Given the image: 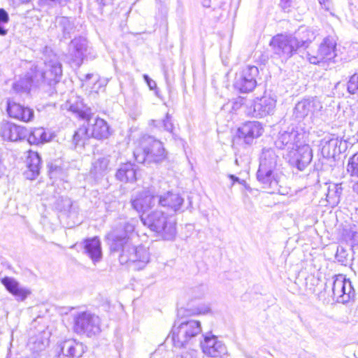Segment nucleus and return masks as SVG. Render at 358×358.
Instances as JSON below:
<instances>
[{"mask_svg": "<svg viewBox=\"0 0 358 358\" xmlns=\"http://www.w3.org/2000/svg\"><path fill=\"white\" fill-rule=\"evenodd\" d=\"M264 129L257 121H250L243 124L238 129V136L247 145H252L254 140L262 135Z\"/></svg>", "mask_w": 358, "mask_h": 358, "instance_id": "nucleus-19", "label": "nucleus"}, {"mask_svg": "<svg viewBox=\"0 0 358 358\" xmlns=\"http://www.w3.org/2000/svg\"><path fill=\"white\" fill-rule=\"evenodd\" d=\"M7 112L10 117L24 121H31L34 117V110L16 103H8Z\"/></svg>", "mask_w": 358, "mask_h": 358, "instance_id": "nucleus-26", "label": "nucleus"}, {"mask_svg": "<svg viewBox=\"0 0 358 358\" xmlns=\"http://www.w3.org/2000/svg\"><path fill=\"white\" fill-rule=\"evenodd\" d=\"M48 166L50 178H57L62 172V169L55 164H51Z\"/></svg>", "mask_w": 358, "mask_h": 358, "instance_id": "nucleus-45", "label": "nucleus"}, {"mask_svg": "<svg viewBox=\"0 0 358 358\" xmlns=\"http://www.w3.org/2000/svg\"><path fill=\"white\" fill-rule=\"evenodd\" d=\"M354 189L358 192V183L356 184V185H355Z\"/></svg>", "mask_w": 358, "mask_h": 358, "instance_id": "nucleus-57", "label": "nucleus"}, {"mask_svg": "<svg viewBox=\"0 0 358 358\" xmlns=\"http://www.w3.org/2000/svg\"><path fill=\"white\" fill-rule=\"evenodd\" d=\"M62 74V69H29L24 78L13 84V89L16 92H28L31 86H37L42 82L48 85L58 82Z\"/></svg>", "mask_w": 358, "mask_h": 358, "instance_id": "nucleus-4", "label": "nucleus"}, {"mask_svg": "<svg viewBox=\"0 0 358 358\" xmlns=\"http://www.w3.org/2000/svg\"><path fill=\"white\" fill-rule=\"evenodd\" d=\"M1 136L4 140L17 141L28 136V129L13 124H6L1 127Z\"/></svg>", "mask_w": 358, "mask_h": 358, "instance_id": "nucleus-25", "label": "nucleus"}, {"mask_svg": "<svg viewBox=\"0 0 358 358\" xmlns=\"http://www.w3.org/2000/svg\"><path fill=\"white\" fill-rule=\"evenodd\" d=\"M1 283L6 289L12 294L17 300L24 301L28 295L31 294L29 289L20 285V284L13 278L4 277L1 279Z\"/></svg>", "mask_w": 358, "mask_h": 358, "instance_id": "nucleus-22", "label": "nucleus"}, {"mask_svg": "<svg viewBox=\"0 0 358 358\" xmlns=\"http://www.w3.org/2000/svg\"><path fill=\"white\" fill-rule=\"evenodd\" d=\"M196 291H198L199 294H195V297L200 298V297L203 296L205 294L206 291V287L205 286H203V285H201V286L197 287L194 290V292H196Z\"/></svg>", "mask_w": 358, "mask_h": 358, "instance_id": "nucleus-49", "label": "nucleus"}, {"mask_svg": "<svg viewBox=\"0 0 358 358\" xmlns=\"http://www.w3.org/2000/svg\"><path fill=\"white\" fill-rule=\"evenodd\" d=\"M278 156L272 149H264L260 159L259 166L257 172V180L262 188L268 189L271 193L285 194L282 189L281 180L283 175L277 169Z\"/></svg>", "mask_w": 358, "mask_h": 358, "instance_id": "nucleus-2", "label": "nucleus"}, {"mask_svg": "<svg viewBox=\"0 0 358 358\" xmlns=\"http://www.w3.org/2000/svg\"><path fill=\"white\" fill-rule=\"evenodd\" d=\"M346 170L350 176L358 178V152L349 158Z\"/></svg>", "mask_w": 358, "mask_h": 358, "instance_id": "nucleus-36", "label": "nucleus"}, {"mask_svg": "<svg viewBox=\"0 0 358 358\" xmlns=\"http://www.w3.org/2000/svg\"><path fill=\"white\" fill-rule=\"evenodd\" d=\"M73 331L88 337L95 336L101 331L100 319L90 312L78 313L73 315Z\"/></svg>", "mask_w": 358, "mask_h": 358, "instance_id": "nucleus-8", "label": "nucleus"}, {"mask_svg": "<svg viewBox=\"0 0 358 358\" xmlns=\"http://www.w3.org/2000/svg\"><path fill=\"white\" fill-rule=\"evenodd\" d=\"M56 28L60 41L69 39L76 31L74 20L69 17L62 16L56 19Z\"/></svg>", "mask_w": 358, "mask_h": 358, "instance_id": "nucleus-21", "label": "nucleus"}, {"mask_svg": "<svg viewBox=\"0 0 358 358\" xmlns=\"http://www.w3.org/2000/svg\"><path fill=\"white\" fill-rule=\"evenodd\" d=\"M115 177L121 182H132L136 181V169L135 165L130 162L121 164L116 172Z\"/></svg>", "mask_w": 358, "mask_h": 358, "instance_id": "nucleus-30", "label": "nucleus"}, {"mask_svg": "<svg viewBox=\"0 0 358 358\" xmlns=\"http://www.w3.org/2000/svg\"><path fill=\"white\" fill-rule=\"evenodd\" d=\"M27 138L28 142L34 145L44 143L50 140V136L48 135L43 127L35 128L30 131L28 130Z\"/></svg>", "mask_w": 358, "mask_h": 358, "instance_id": "nucleus-31", "label": "nucleus"}, {"mask_svg": "<svg viewBox=\"0 0 358 358\" xmlns=\"http://www.w3.org/2000/svg\"><path fill=\"white\" fill-rule=\"evenodd\" d=\"M183 203L184 199L179 194L171 191L159 194V208L164 209L171 216L181 210Z\"/></svg>", "mask_w": 358, "mask_h": 358, "instance_id": "nucleus-16", "label": "nucleus"}, {"mask_svg": "<svg viewBox=\"0 0 358 358\" xmlns=\"http://www.w3.org/2000/svg\"><path fill=\"white\" fill-rule=\"evenodd\" d=\"M334 280L331 283L333 296L337 302L341 303H346L350 301V294L348 296H343L342 289L345 288L347 282L350 280L346 279L343 275H338L334 276Z\"/></svg>", "mask_w": 358, "mask_h": 358, "instance_id": "nucleus-27", "label": "nucleus"}, {"mask_svg": "<svg viewBox=\"0 0 358 358\" xmlns=\"http://www.w3.org/2000/svg\"><path fill=\"white\" fill-rule=\"evenodd\" d=\"M84 249V253L87 255L95 264L101 261L102 258V251L100 239L95 236L86 238L82 243Z\"/></svg>", "mask_w": 358, "mask_h": 358, "instance_id": "nucleus-23", "label": "nucleus"}, {"mask_svg": "<svg viewBox=\"0 0 358 358\" xmlns=\"http://www.w3.org/2000/svg\"><path fill=\"white\" fill-rule=\"evenodd\" d=\"M10 17L8 13L4 9L0 8V36H5L8 32L6 25L9 22Z\"/></svg>", "mask_w": 358, "mask_h": 358, "instance_id": "nucleus-37", "label": "nucleus"}, {"mask_svg": "<svg viewBox=\"0 0 358 358\" xmlns=\"http://www.w3.org/2000/svg\"><path fill=\"white\" fill-rule=\"evenodd\" d=\"M319 3L321 6L325 10H329L330 2L329 0H319Z\"/></svg>", "mask_w": 358, "mask_h": 358, "instance_id": "nucleus-51", "label": "nucleus"}, {"mask_svg": "<svg viewBox=\"0 0 358 358\" xmlns=\"http://www.w3.org/2000/svg\"><path fill=\"white\" fill-rule=\"evenodd\" d=\"M292 1L291 0H280V6L282 8V9L287 12L289 10V8L291 7Z\"/></svg>", "mask_w": 358, "mask_h": 358, "instance_id": "nucleus-47", "label": "nucleus"}, {"mask_svg": "<svg viewBox=\"0 0 358 358\" xmlns=\"http://www.w3.org/2000/svg\"><path fill=\"white\" fill-rule=\"evenodd\" d=\"M294 154L296 164L299 170L303 171L312 161L313 154L310 147L301 143L295 150Z\"/></svg>", "mask_w": 358, "mask_h": 358, "instance_id": "nucleus-28", "label": "nucleus"}, {"mask_svg": "<svg viewBox=\"0 0 358 358\" xmlns=\"http://www.w3.org/2000/svg\"><path fill=\"white\" fill-rule=\"evenodd\" d=\"M41 59L43 60L45 67H62V64L58 61L57 55L48 46L43 48Z\"/></svg>", "mask_w": 358, "mask_h": 358, "instance_id": "nucleus-34", "label": "nucleus"}, {"mask_svg": "<svg viewBox=\"0 0 358 358\" xmlns=\"http://www.w3.org/2000/svg\"><path fill=\"white\" fill-rule=\"evenodd\" d=\"M187 311L189 315H205L210 311V308L208 304H200L196 307L188 308Z\"/></svg>", "mask_w": 358, "mask_h": 358, "instance_id": "nucleus-40", "label": "nucleus"}, {"mask_svg": "<svg viewBox=\"0 0 358 358\" xmlns=\"http://www.w3.org/2000/svg\"><path fill=\"white\" fill-rule=\"evenodd\" d=\"M343 192L341 184H331L328 187L327 193L326 194V199L331 206H336L341 200Z\"/></svg>", "mask_w": 358, "mask_h": 358, "instance_id": "nucleus-33", "label": "nucleus"}, {"mask_svg": "<svg viewBox=\"0 0 358 358\" xmlns=\"http://www.w3.org/2000/svg\"><path fill=\"white\" fill-rule=\"evenodd\" d=\"M159 193L152 188L143 189L131 201V206L138 213L146 215V212L158 207Z\"/></svg>", "mask_w": 358, "mask_h": 358, "instance_id": "nucleus-12", "label": "nucleus"}, {"mask_svg": "<svg viewBox=\"0 0 358 358\" xmlns=\"http://www.w3.org/2000/svg\"><path fill=\"white\" fill-rule=\"evenodd\" d=\"M348 90L350 94H358V74L352 76L348 83Z\"/></svg>", "mask_w": 358, "mask_h": 358, "instance_id": "nucleus-42", "label": "nucleus"}, {"mask_svg": "<svg viewBox=\"0 0 358 358\" xmlns=\"http://www.w3.org/2000/svg\"><path fill=\"white\" fill-rule=\"evenodd\" d=\"M21 3H27L30 1V0H20Z\"/></svg>", "mask_w": 358, "mask_h": 358, "instance_id": "nucleus-55", "label": "nucleus"}, {"mask_svg": "<svg viewBox=\"0 0 358 358\" xmlns=\"http://www.w3.org/2000/svg\"><path fill=\"white\" fill-rule=\"evenodd\" d=\"M202 352L208 357L213 358H224L227 355V349L225 344L218 340L217 337L207 334L203 336V340L200 342Z\"/></svg>", "mask_w": 358, "mask_h": 358, "instance_id": "nucleus-15", "label": "nucleus"}, {"mask_svg": "<svg viewBox=\"0 0 358 358\" xmlns=\"http://www.w3.org/2000/svg\"><path fill=\"white\" fill-rule=\"evenodd\" d=\"M247 67L252 68V67H256V66H251V65H249V66H248Z\"/></svg>", "mask_w": 358, "mask_h": 358, "instance_id": "nucleus-59", "label": "nucleus"}, {"mask_svg": "<svg viewBox=\"0 0 358 358\" xmlns=\"http://www.w3.org/2000/svg\"><path fill=\"white\" fill-rule=\"evenodd\" d=\"M336 43L334 38L325 37L320 43L316 55L307 54L308 59L313 64L329 65L331 62L336 63Z\"/></svg>", "mask_w": 358, "mask_h": 358, "instance_id": "nucleus-10", "label": "nucleus"}, {"mask_svg": "<svg viewBox=\"0 0 358 358\" xmlns=\"http://www.w3.org/2000/svg\"><path fill=\"white\" fill-rule=\"evenodd\" d=\"M134 157L138 163H159L166 158V152L161 141L148 136L139 141Z\"/></svg>", "mask_w": 358, "mask_h": 358, "instance_id": "nucleus-6", "label": "nucleus"}, {"mask_svg": "<svg viewBox=\"0 0 358 358\" xmlns=\"http://www.w3.org/2000/svg\"><path fill=\"white\" fill-rule=\"evenodd\" d=\"M199 320H182L175 322L172 327V341L176 348L185 347L201 333Z\"/></svg>", "mask_w": 358, "mask_h": 358, "instance_id": "nucleus-7", "label": "nucleus"}, {"mask_svg": "<svg viewBox=\"0 0 358 358\" xmlns=\"http://www.w3.org/2000/svg\"><path fill=\"white\" fill-rule=\"evenodd\" d=\"M238 103H235L234 106H233V108H238Z\"/></svg>", "mask_w": 358, "mask_h": 358, "instance_id": "nucleus-58", "label": "nucleus"}, {"mask_svg": "<svg viewBox=\"0 0 358 358\" xmlns=\"http://www.w3.org/2000/svg\"><path fill=\"white\" fill-rule=\"evenodd\" d=\"M320 146L324 157L335 158L346 150L347 141L334 134H328L320 140Z\"/></svg>", "mask_w": 358, "mask_h": 358, "instance_id": "nucleus-13", "label": "nucleus"}, {"mask_svg": "<svg viewBox=\"0 0 358 358\" xmlns=\"http://www.w3.org/2000/svg\"><path fill=\"white\" fill-rule=\"evenodd\" d=\"M275 104L276 100L271 96H264L257 99L253 103L252 115L255 117H263L272 114Z\"/></svg>", "mask_w": 358, "mask_h": 358, "instance_id": "nucleus-20", "label": "nucleus"}, {"mask_svg": "<svg viewBox=\"0 0 358 358\" xmlns=\"http://www.w3.org/2000/svg\"><path fill=\"white\" fill-rule=\"evenodd\" d=\"M208 1H210V0H208Z\"/></svg>", "mask_w": 358, "mask_h": 358, "instance_id": "nucleus-60", "label": "nucleus"}, {"mask_svg": "<svg viewBox=\"0 0 358 358\" xmlns=\"http://www.w3.org/2000/svg\"><path fill=\"white\" fill-rule=\"evenodd\" d=\"M70 1L71 0H38V3L41 6L55 8L57 6H66Z\"/></svg>", "mask_w": 358, "mask_h": 358, "instance_id": "nucleus-39", "label": "nucleus"}, {"mask_svg": "<svg viewBox=\"0 0 358 358\" xmlns=\"http://www.w3.org/2000/svg\"><path fill=\"white\" fill-rule=\"evenodd\" d=\"M143 224L156 232L164 240H173L176 235V222L171 215L160 208L141 215Z\"/></svg>", "mask_w": 358, "mask_h": 358, "instance_id": "nucleus-3", "label": "nucleus"}, {"mask_svg": "<svg viewBox=\"0 0 358 358\" xmlns=\"http://www.w3.org/2000/svg\"><path fill=\"white\" fill-rule=\"evenodd\" d=\"M90 128L87 125L83 124L80 127L74 134L73 137V142L75 145H84L85 141L91 138L90 133Z\"/></svg>", "mask_w": 358, "mask_h": 358, "instance_id": "nucleus-35", "label": "nucleus"}, {"mask_svg": "<svg viewBox=\"0 0 358 358\" xmlns=\"http://www.w3.org/2000/svg\"><path fill=\"white\" fill-rule=\"evenodd\" d=\"M310 41L308 40H299L296 36H284L278 34L273 36L270 41L274 53L278 55L282 62H287L289 59L300 57L297 51L308 48Z\"/></svg>", "mask_w": 358, "mask_h": 358, "instance_id": "nucleus-5", "label": "nucleus"}, {"mask_svg": "<svg viewBox=\"0 0 358 358\" xmlns=\"http://www.w3.org/2000/svg\"><path fill=\"white\" fill-rule=\"evenodd\" d=\"M3 170V166L2 165L1 159H0V176H1Z\"/></svg>", "mask_w": 358, "mask_h": 358, "instance_id": "nucleus-53", "label": "nucleus"}, {"mask_svg": "<svg viewBox=\"0 0 358 358\" xmlns=\"http://www.w3.org/2000/svg\"><path fill=\"white\" fill-rule=\"evenodd\" d=\"M196 352L192 350L182 352L180 355H177L176 358H196Z\"/></svg>", "mask_w": 358, "mask_h": 358, "instance_id": "nucleus-46", "label": "nucleus"}, {"mask_svg": "<svg viewBox=\"0 0 358 358\" xmlns=\"http://www.w3.org/2000/svg\"><path fill=\"white\" fill-rule=\"evenodd\" d=\"M336 259L338 262L344 264L348 262L349 253L348 251L342 245H339L337 248V251L336 253Z\"/></svg>", "mask_w": 358, "mask_h": 358, "instance_id": "nucleus-41", "label": "nucleus"}, {"mask_svg": "<svg viewBox=\"0 0 358 358\" xmlns=\"http://www.w3.org/2000/svg\"><path fill=\"white\" fill-rule=\"evenodd\" d=\"M57 208L60 211L69 213H71L72 211H75L73 201L68 197H61V199L57 201Z\"/></svg>", "mask_w": 358, "mask_h": 358, "instance_id": "nucleus-38", "label": "nucleus"}, {"mask_svg": "<svg viewBox=\"0 0 358 358\" xmlns=\"http://www.w3.org/2000/svg\"><path fill=\"white\" fill-rule=\"evenodd\" d=\"M159 124V127H163L165 131L169 132H171L173 129V125L171 122V117L169 114H166L165 118L162 121L158 122Z\"/></svg>", "mask_w": 358, "mask_h": 358, "instance_id": "nucleus-43", "label": "nucleus"}, {"mask_svg": "<svg viewBox=\"0 0 358 358\" xmlns=\"http://www.w3.org/2000/svg\"><path fill=\"white\" fill-rule=\"evenodd\" d=\"M86 346L76 339H67L61 344L62 354L71 358H80L84 354Z\"/></svg>", "mask_w": 358, "mask_h": 358, "instance_id": "nucleus-24", "label": "nucleus"}, {"mask_svg": "<svg viewBox=\"0 0 358 358\" xmlns=\"http://www.w3.org/2000/svg\"><path fill=\"white\" fill-rule=\"evenodd\" d=\"M93 76H94V75H93V74H92V73H87V74L85 75V80H90Z\"/></svg>", "mask_w": 358, "mask_h": 358, "instance_id": "nucleus-52", "label": "nucleus"}, {"mask_svg": "<svg viewBox=\"0 0 358 358\" xmlns=\"http://www.w3.org/2000/svg\"><path fill=\"white\" fill-rule=\"evenodd\" d=\"M302 136V134L292 128L290 130L280 132L275 145L279 149H287L289 152H292L301 143Z\"/></svg>", "mask_w": 358, "mask_h": 358, "instance_id": "nucleus-17", "label": "nucleus"}, {"mask_svg": "<svg viewBox=\"0 0 358 358\" xmlns=\"http://www.w3.org/2000/svg\"><path fill=\"white\" fill-rule=\"evenodd\" d=\"M27 170L25 171L27 178L34 179L39 174L41 159L38 152L30 150L26 160Z\"/></svg>", "mask_w": 358, "mask_h": 358, "instance_id": "nucleus-29", "label": "nucleus"}, {"mask_svg": "<svg viewBox=\"0 0 358 358\" xmlns=\"http://www.w3.org/2000/svg\"><path fill=\"white\" fill-rule=\"evenodd\" d=\"M259 69H239L235 73L234 87L241 93L252 92L257 85L255 76Z\"/></svg>", "mask_w": 358, "mask_h": 358, "instance_id": "nucleus-14", "label": "nucleus"}, {"mask_svg": "<svg viewBox=\"0 0 358 358\" xmlns=\"http://www.w3.org/2000/svg\"><path fill=\"white\" fill-rule=\"evenodd\" d=\"M342 292H343V296H348L350 294V301L354 299L355 296V291L354 288L352 286V283L350 281L349 282H347V285L345 286V289H342Z\"/></svg>", "mask_w": 358, "mask_h": 358, "instance_id": "nucleus-44", "label": "nucleus"}, {"mask_svg": "<svg viewBox=\"0 0 358 358\" xmlns=\"http://www.w3.org/2000/svg\"><path fill=\"white\" fill-rule=\"evenodd\" d=\"M109 162L108 157H100L95 159L92 162V166L90 170L91 173L95 177L104 175L108 169Z\"/></svg>", "mask_w": 358, "mask_h": 358, "instance_id": "nucleus-32", "label": "nucleus"}, {"mask_svg": "<svg viewBox=\"0 0 358 358\" xmlns=\"http://www.w3.org/2000/svg\"><path fill=\"white\" fill-rule=\"evenodd\" d=\"M143 77L150 90H153L157 87L156 83L150 79L148 76L144 75Z\"/></svg>", "mask_w": 358, "mask_h": 358, "instance_id": "nucleus-48", "label": "nucleus"}, {"mask_svg": "<svg viewBox=\"0 0 358 358\" xmlns=\"http://www.w3.org/2000/svg\"><path fill=\"white\" fill-rule=\"evenodd\" d=\"M78 113L79 117L87 121V127L90 128L91 137L101 140L108 138L111 134L110 129L107 122L99 117H94L90 109H73Z\"/></svg>", "mask_w": 358, "mask_h": 358, "instance_id": "nucleus-9", "label": "nucleus"}, {"mask_svg": "<svg viewBox=\"0 0 358 358\" xmlns=\"http://www.w3.org/2000/svg\"><path fill=\"white\" fill-rule=\"evenodd\" d=\"M134 226L125 222L123 231L115 230L108 235L112 252H120L119 260L122 264L131 262L141 269L149 262L150 255L143 246H135L132 242Z\"/></svg>", "mask_w": 358, "mask_h": 358, "instance_id": "nucleus-1", "label": "nucleus"}, {"mask_svg": "<svg viewBox=\"0 0 358 358\" xmlns=\"http://www.w3.org/2000/svg\"><path fill=\"white\" fill-rule=\"evenodd\" d=\"M322 103L317 97H309L299 101L293 109V116L297 120L309 117L311 120L322 115Z\"/></svg>", "mask_w": 358, "mask_h": 358, "instance_id": "nucleus-11", "label": "nucleus"}, {"mask_svg": "<svg viewBox=\"0 0 358 358\" xmlns=\"http://www.w3.org/2000/svg\"><path fill=\"white\" fill-rule=\"evenodd\" d=\"M87 48V41L85 37H76L71 40L69 44V54L71 59L69 62L70 65L78 67L83 64L85 52Z\"/></svg>", "mask_w": 358, "mask_h": 358, "instance_id": "nucleus-18", "label": "nucleus"}, {"mask_svg": "<svg viewBox=\"0 0 358 358\" xmlns=\"http://www.w3.org/2000/svg\"><path fill=\"white\" fill-rule=\"evenodd\" d=\"M235 164H236L237 166H240V164H239V162H238V159H235Z\"/></svg>", "mask_w": 358, "mask_h": 358, "instance_id": "nucleus-56", "label": "nucleus"}, {"mask_svg": "<svg viewBox=\"0 0 358 358\" xmlns=\"http://www.w3.org/2000/svg\"><path fill=\"white\" fill-rule=\"evenodd\" d=\"M228 177H229V178H230L232 180L231 187H232L234 185V182H238L240 184H243L244 182H245V180H241L239 178H238L236 176L232 175V174L228 175Z\"/></svg>", "mask_w": 358, "mask_h": 358, "instance_id": "nucleus-50", "label": "nucleus"}, {"mask_svg": "<svg viewBox=\"0 0 358 358\" xmlns=\"http://www.w3.org/2000/svg\"><path fill=\"white\" fill-rule=\"evenodd\" d=\"M203 6H205V7H210V6L209 2H208L207 0H204L203 1Z\"/></svg>", "mask_w": 358, "mask_h": 358, "instance_id": "nucleus-54", "label": "nucleus"}]
</instances>
